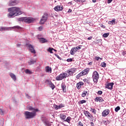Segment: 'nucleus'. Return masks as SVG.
Listing matches in <instances>:
<instances>
[{
	"mask_svg": "<svg viewBox=\"0 0 126 126\" xmlns=\"http://www.w3.org/2000/svg\"><path fill=\"white\" fill-rule=\"evenodd\" d=\"M25 72H26V73L27 74H32V73H33V72H32L31 71H30V70L27 69L25 70Z\"/></svg>",
	"mask_w": 126,
	"mask_h": 126,
	"instance_id": "obj_26",
	"label": "nucleus"
},
{
	"mask_svg": "<svg viewBox=\"0 0 126 126\" xmlns=\"http://www.w3.org/2000/svg\"><path fill=\"white\" fill-rule=\"evenodd\" d=\"M24 115L25 118L27 120L29 119H33L35 116H36V113L35 112H30L29 111H25Z\"/></svg>",
	"mask_w": 126,
	"mask_h": 126,
	"instance_id": "obj_4",
	"label": "nucleus"
},
{
	"mask_svg": "<svg viewBox=\"0 0 126 126\" xmlns=\"http://www.w3.org/2000/svg\"><path fill=\"white\" fill-rule=\"evenodd\" d=\"M87 94V91H85L83 92L82 94V97H85L86 95Z\"/></svg>",
	"mask_w": 126,
	"mask_h": 126,
	"instance_id": "obj_32",
	"label": "nucleus"
},
{
	"mask_svg": "<svg viewBox=\"0 0 126 126\" xmlns=\"http://www.w3.org/2000/svg\"><path fill=\"white\" fill-rule=\"evenodd\" d=\"M100 27H101V28H106V27L103 24L100 25Z\"/></svg>",
	"mask_w": 126,
	"mask_h": 126,
	"instance_id": "obj_53",
	"label": "nucleus"
},
{
	"mask_svg": "<svg viewBox=\"0 0 126 126\" xmlns=\"http://www.w3.org/2000/svg\"><path fill=\"white\" fill-rule=\"evenodd\" d=\"M91 112H92V113H93V114H96V109H93V108H91L90 110Z\"/></svg>",
	"mask_w": 126,
	"mask_h": 126,
	"instance_id": "obj_35",
	"label": "nucleus"
},
{
	"mask_svg": "<svg viewBox=\"0 0 126 126\" xmlns=\"http://www.w3.org/2000/svg\"><path fill=\"white\" fill-rule=\"evenodd\" d=\"M27 110H28V111H32V113H35V114L36 112H38V111H39L38 109H35L34 108L32 107L30 105H28L27 106Z\"/></svg>",
	"mask_w": 126,
	"mask_h": 126,
	"instance_id": "obj_11",
	"label": "nucleus"
},
{
	"mask_svg": "<svg viewBox=\"0 0 126 126\" xmlns=\"http://www.w3.org/2000/svg\"><path fill=\"white\" fill-rule=\"evenodd\" d=\"M45 68L46 72H52V68L50 66H47Z\"/></svg>",
	"mask_w": 126,
	"mask_h": 126,
	"instance_id": "obj_25",
	"label": "nucleus"
},
{
	"mask_svg": "<svg viewBox=\"0 0 126 126\" xmlns=\"http://www.w3.org/2000/svg\"><path fill=\"white\" fill-rule=\"evenodd\" d=\"M48 52H49V53H50V54H53V50H52V48L50 47L48 49Z\"/></svg>",
	"mask_w": 126,
	"mask_h": 126,
	"instance_id": "obj_46",
	"label": "nucleus"
},
{
	"mask_svg": "<svg viewBox=\"0 0 126 126\" xmlns=\"http://www.w3.org/2000/svg\"><path fill=\"white\" fill-rule=\"evenodd\" d=\"M71 11H72V10L70 9H69L68 12H71Z\"/></svg>",
	"mask_w": 126,
	"mask_h": 126,
	"instance_id": "obj_60",
	"label": "nucleus"
},
{
	"mask_svg": "<svg viewBox=\"0 0 126 126\" xmlns=\"http://www.w3.org/2000/svg\"><path fill=\"white\" fill-rule=\"evenodd\" d=\"M86 0H79L78 2H82V3H83V2H85Z\"/></svg>",
	"mask_w": 126,
	"mask_h": 126,
	"instance_id": "obj_51",
	"label": "nucleus"
},
{
	"mask_svg": "<svg viewBox=\"0 0 126 126\" xmlns=\"http://www.w3.org/2000/svg\"><path fill=\"white\" fill-rule=\"evenodd\" d=\"M121 110V107L120 106H117L115 108V112H119Z\"/></svg>",
	"mask_w": 126,
	"mask_h": 126,
	"instance_id": "obj_33",
	"label": "nucleus"
},
{
	"mask_svg": "<svg viewBox=\"0 0 126 126\" xmlns=\"http://www.w3.org/2000/svg\"><path fill=\"white\" fill-rule=\"evenodd\" d=\"M115 22H116V20L113 19L112 21H110L109 22V24L114 25V24H115Z\"/></svg>",
	"mask_w": 126,
	"mask_h": 126,
	"instance_id": "obj_31",
	"label": "nucleus"
},
{
	"mask_svg": "<svg viewBox=\"0 0 126 126\" xmlns=\"http://www.w3.org/2000/svg\"><path fill=\"white\" fill-rule=\"evenodd\" d=\"M126 51H123L122 55L123 56H126Z\"/></svg>",
	"mask_w": 126,
	"mask_h": 126,
	"instance_id": "obj_55",
	"label": "nucleus"
},
{
	"mask_svg": "<svg viewBox=\"0 0 126 126\" xmlns=\"http://www.w3.org/2000/svg\"><path fill=\"white\" fill-rule=\"evenodd\" d=\"M60 118L61 120H64L66 118V116L64 115V114H61Z\"/></svg>",
	"mask_w": 126,
	"mask_h": 126,
	"instance_id": "obj_27",
	"label": "nucleus"
},
{
	"mask_svg": "<svg viewBox=\"0 0 126 126\" xmlns=\"http://www.w3.org/2000/svg\"><path fill=\"white\" fill-rule=\"evenodd\" d=\"M0 32H2V27H0Z\"/></svg>",
	"mask_w": 126,
	"mask_h": 126,
	"instance_id": "obj_56",
	"label": "nucleus"
},
{
	"mask_svg": "<svg viewBox=\"0 0 126 126\" xmlns=\"http://www.w3.org/2000/svg\"><path fill=\"white\" fill-rule=\"evenodd\" d=\"M61 88L64 93L66 92V85H65V82H63L61 84Z\"/></svg>",
	"mask_w": 126,
	"mask_h": 126,
	"instance_id": "obj_13",
	"label": "nucleus"
},
{
	"mask_svg": "<svg viewBox=\"0 0 126 126\" xmlns=\"http://www.w3.org/2000/svg\"><path fill=\"white\" fill-rule=\"evenodd\" d=\"M63 107H64V105L63 104H60L59 106H58V108L59 109H62V108H63Z\"/></svg>",
	"mask_w": 126,
	"mask_h": 126,
	"instance_id": "obj_42",
	"label": "nucleus"
},
{
	"mask_svg": "<svg viewBox=\"0 0 126 126\" xmlns=\"http://www.w3.org/2000/svg\"><path fill=\"white\" fill-rule=\"evenodd\" d=\"M38 39L40 43H46V42H48V40H47V39H45L44 38H40Z\"/></svg>",
	"mask_w": 126,
	"mask_h": 126,
	"instance_id": "obj_24",
	"label": "nucleus"
},
{
	"mask_svg": "<svg viewBox=\"0 0 126 126\" xmlns=\"http://www.w3.org/2000/svg\"><path fill=\"white\" fill-rule=\"evenodd\" d=\"M74 1H75V2H77V3H78L79 0H74Z\"/></svg>",
	"mask_w": 126,
	"mask_h": 126,
	"instance_id": "obj_61",
	"label": "nucleus"
},
{
	"mask_svg": "<svg viewBox=\"0 0 126 126\" xmlns=\"http://www.w3.org/2000/svg\"><path fill=\"white\" fill-rule=\"evenodd\" d=\"M94 59L96 61H99V60H100V61H102V58H100L99 57H97V56H95Z\"/></svg>",
	"mask_w": 126,
	"mask_h": 126,
	"instance_id": "obj_38",
	"label": "nucleus"
},
{
	"mask_svg": "<svg viewBox=\"0 0 126 126\" xmlns=\"http://www.w3.org/2000/svg\"><path fill=\"white\" fill-rule=\"evenodd\" d=\"M54 52H57V50H56V49H54Z\"/></svg>",
	"mask_w": 126,
	"mask_h": 126,
	"instance_id": "obj_64",
	"label": "nucleus"
},
{
	"mask_svg": "<svg viewBox=\"0 0 126 126\" xmlns=\"http://www.w3.org/2000/svg\"><path fill=\"white\" fill-rule=\"evenodd\" d=\"M80 49H81V47H80V46L75 47V50L76 52H77L78 51V50H80Z\"/></svg>",
	"mask_w": 126,
	"mask_h": 126,
	"instance_id": "obj_40",
	"label": "nucleus"
},
{
	"mask_svg": "<svg viewBox=\"0 0 126 126\" xmlns=\"http://www.w3.org/2000/svg\"><path fill=\"white\" fill-rule=\"evenodd\" d=\"M21 46V44H17V47H20Z\"/></svg>",
	"mask_w": 126,
	"mask_h": 126,
	"instance_id": "obj_58",
	"label": "nucleus"
},
{
	"mask_svg": "<svg viewBox=\"0 0 126 126\" xmlns=\"http://www.w3.org/2000/svg\"><path fill=\"white\" fill-rule=\"evenodd\" d=\"M110 113V110L109 109H105L102 112V117H107L108 115Z\"/></svg>",
	"mask_w": 126,
	"mask_h": 126,
	"instance_id": "obj_15",
	"label": "nucleus"
},
{
	"mask_svg": "<svg viewBox=\"0 0 126 126\" xmlns=\"http://www.w3.org/2000/svg\"><path fill=\"white\" fill-rule=\"evenodd\" d=\"M8 10L9 12V13L8 14V17L9 18H11L13 17V16L21 15V14H22L23 13L19 7H11L8 8Z\"/></svg>",
	"mask_w": 126,
	"mask_h": 126,
	"instance_id": "obj_1",
	"label": "nucleus"
},
{
	"mask_svg": "<svg viewBox=\"0 0 126 126\" xmlns=\"http://www.w3.org/2000/svg\"><path fill=\"white\" fill-rule=\"evenodd\" d=\"M66 62H67V63H71V62H72V59H68L66 60Z\"/></svg>",
	"mask_w": 126,
	"mask_h": 126,
	"instance_id": "obj_44",
	"label": "nucleus"
},
{
	"mask_svg": "<svg viewBox=\"0 0 126 126\" xmlns=\"http://www.w3.org/2000/svg\"><path fill=\"white\" fill-rule=\"evenodd\" d=\"M0 115H4V111L0 108Z\"/></svg>",
	"mask_w": 126,
	"mask_h": 126,
	"instance_id": "obj_39",
	"label": "nucleus"
},
{
	"mask_svg": "<svg viewBox=\"0 0 126 126\" xmlns=\"http://www.w3.org/2000/svg\"><path fill=\"white\" fill-rule=\"evenodd\" d=\"M86 117H87V118H88L89 119H91L92 118H93V116H92V115H91V114H90V113H89V112L87 111H85L84 112Z\"/></svg>",
	"mask_w": 126,
	"mask_h": 126,
	"instance_id": "obj_17",
	"label": "nucleus"
},
{
	"mask_svg": "<svg viewBox=\"0 0 126 126\" xmlns=\"http://www.w3.org/2000/svg\"><path fill=\"white\" fill-rule=\"evenodd\" d=\"M55 55L56 56V57H57V58H58V59H59V60L62 61V58L60 57V56L58 54H55Z\"/></svg>",
	"mask_w": 126,
	"mask_h": 126,
	"instance_id": "obj_47",
	"label": "nucleus"
},
{
	"mask_svg": "<svg viewBox=\"0 0 126 126\" xmlns=\"http://www.w3.org/2000/svg\"><path fill=\"white\" fill-rule=\"evenodd\" d=\"M49 85H50L51 88L52 89V90H54V89H55V87H56L55 86V85H54V84H53V83H51V84H50Z\"/></svg>",
	"mask_w": 126,
	"mask_h": 126,
	"instance_id": "obj_34",
	"label": "nucleus"
},
{
	"mask_svg": "<svg viewBox=\"0 0 126 126\" xmlns=\"http://www.w3.org/2000/svg\"><path fill=\"white\" fill-rule=\"evenodd\" d=\"M109 35H110L109 33H105L102 35V37H104V38H107L109 37Z\"/></svg>",
	"mask_w": 126,
	"mask_h": 126,
	"instance_id": "obj_30",
	"label": "nucleus"
},
{
	"mask_svg": "<svg viewBox=\"0 0 126 126\" xmlns=\"http://www.w3.org/2000/svg\"><path fill=\"white\" fill-rule=\"evenodd\" d=\"M113 86H114V83H108L105 87V88L112 90L113 89Z\"/></svg>",
	"mask_w": 126,
	"mask_h": 126,
	"instance_id": "obj_14",
	"label": "nucleus"
},
{
	"mask_svg": "<svg viewBox=\"0 0 126 126\" xmlns=\"http://www.w3.org/2000/svg\"><path fill=\"white\" fill-rule=\"evenodd\" d=\"M4 123L3 121V119H1V122L0 123V126H3Z\"/></svg>",
	"mask_w": 126,
	"mask_h": 126,
	"instance_id": "obj_36",
	"label": "nucleus"
},
{
	"mask_svg": "<svg viewBox=\"0 0 126 126\" xmlns=\"http://www.w3.org/2000/svg\"><path fill=\"white\" fill-rule=\"evenodd\" d=\"M78 126H83V123L81 122V121H79L77 125Z\"/></svg>",
	"mask_w": 126,
	"mask_h": 126,
	"instance_id": "obj_41",
	"label": "nucleus"
},
{
	"mask_svg": "<svg viewBox=\"0 0 126 126\" xmlns=\"http://www.w3.org/2000/svg\"><path fill=\"white\" fill-rule=\"evenodd\" d=\"M75 53H76V51H75V48L73 47L72 48L71 51H70V54L72 56H74Z\"/></svg>",
	"mask_w": 126,
	"mask_h": 126,
	"instance_id": "obj_21",
	"label": "nucleus"
},
{
	"mask_svg": "<svg viewBox=\"0 0 126 126\" xmlns=\"http://www.w3.org/2000/svg\"><path fill=\"white\" fill-rule=\"evenodd\" d=\"M101 64L102 67H106L107 66V64L105 62L102 63Z\"/></svg>",
	"mask_w": 126,
	"mask_h": 126,
	"instance_id": "obj_37",
	"label": "nucleus"
},
{
	"mask_svg": "<svg viewBox=\"0 0 126 126\" xmlns=\"http://www.w3.org/2000/svg\"><path fill=\"white\" fill-rule=\"evenodd\" d=\"M94 100L95 102H104V99L101 97H96Z\"/></svg>",
	"mask_w": 126,
	"mask_h": 126,
	"instance_id": "obj_19",
	"label": "nucleus"
},
{
	"mask_svg": "<svg viewBox=\"0 0 126 126\" xmlns=\"http://www.w3.org/2000/svg\"><path fill=\"white\" fill-rule=\"evenodd\" d=\"M63 8V6H60V5H57L56 7L54 8V10L55 11H62Z\"/></svg>",
	"mask_w": 126,
	"mask_h": 126,
	"instance_id": "obj_18",
	"label": "nucleus"
},
{
	"mask_svg": "<svg viewBox=\"0 0 126 126\" xmlns=\"http://www.w3.org/2000/svg\"><path fill=\"white\" fill-rule=\"evenodd\" d=\"M88 72H89V68L85 69L77 75L76 78L79 79V78L81 77V76H83V75H86Z\"/></svg>",
	"mask_w": 126,
	"mask_h": 126,
	"instance_id": "obj_6",
	"label": "nucleus"
},
{
	"mask_svg": "<svg viewBox=\"0 0 126 126\" xmlns=\"http://www.w3.org/2000/svg\"><path fill=\"white\" fill-rule=\"evenodd\" d=\"M45 83H46V84H47V85H50V84H52V82L48 79H47L45 80Z\"/></svg>",
	"mask_w": 126,
	"mask_h": 126,
	"instance_id": "obj_29",
	"label": "nucleus"
},
{
	"mask_svg": "<svg viewBox=\"0 0 126 126\" xmlns=\"http://www.w3.org/2000/svg\"><path fill=\"white\" fill-rule=\"evenodd\" d=\"M72 119L70 117H68L66 120H64V122H66L67 123H68V124H69V123H70V121H71Z\"/></svg>",
	"mask_w": 126,
	"mask_h": 126,
	"instance_id": "obj_28",
	"label": "nucleus"
},
{
	"mask_svg": "<svg viewBox=\"0 0 126 126\" xmlns=\"http://www.w3.org/2000/svg\"><path fill=\"white\" fill-rule=\"evenodd\" d=\"M67 76H68L67 73H63L61 74L60 75L57 76L56 77V80L57 81H60L61 80H63V79H65V78L66 77H67Z\"/></svg>",
	"mask_w": 126,
	"mask_h": 126,
	"instance_id": "obj_5",
	"label": "nucleus"
},
{
	"mask_svg": "<svg viewBox=\"0 0 126 126\" xmlns=\"http://www.w3.org/2000/svg\"><path fill=\"white\" fill-rule=\"evenodd\" d=\"M93 81L94 83H97L98 82V80L99 79V73L97 71H94L93 74Z\"/></svg>",
	"mask_w": 126,
	"mask_h": 126,
	"instance_id": "obj_7",
	"label": "nucleus"
},
{
	"mask_svg": "<svg viewBox=\"0 0 126 126\" xmlns=\"http://www.w3.org/2000/svg\"><path fill=\"white\" fill-rule=\"evenodd\" d=\"M14 29V31H18V30H21L22 28L18 26H15L14 27H2V31H9V30H12Z\"/></svg>",
	"mask_w": 126,
	"mask_h": 126,
	"instance_id": "obj_2",
	"label": "nucleus"
},
{
	"mask_svg": "<svg viewBox=\"0 0 126 126\" xmlns=\"http://www.w3.org/2000/svg\"><path fill=\"white\" fill-rule=\"evenodd\" d=\"M47 19H48V14L47 13H45L39 22L40 24H44L47 21Z\"/></svg>",
	"mask_w": 126,
	"mask_h": 126,
	"instance_id": "obj_9",
	"label": "nucleus"
},
{
	"mask_svg": "<svg viewBox=\"0 0 126 126\" xmlns=\"http://www.w3.org/2000/svg\"><path fill=\"white\" fill-rule=\"evenodd\" d=\"M97 94H98V95H102V94H103V92H102V91H99Z\"/></svg>",
	"mask_w": 126,
	"mask_h": 126,
	"instance_id": "obj_48",
	"label": "nucleus"
},
{
	"mask_svg": "<svg viewBox=\"0 0 126 126\" xmlns=\"http://www.w3.org/2000/svg\"><path fill=\"white\" fill-rule=\"evenodd\" d=\"M84 83L82 82H80L79 83H78L76 85V88H77V89H80V88H81V86H82V85H84Z\"/></svg>",
	"mask_w": 126,
	"mask_h": 126,
	"instance_id": "obj_20",
	"label": "nucleus"
},
{
	"mask_svg": "<svg viewBox=\"0 0 126 126\" xmlns=\"http://www.w3.org/2000/svg\"><path fill=\"white\" fill-rule=\"evenodd\" d=\"M89 65H92V62H90L88 63Z\"/></svg>",
	"mask_w": 126,
	"mask_h": 126,
	"instance_id": "obj_59",
	"label": "nucleus"
},
{
	"mask_svg": "<svg viewBox=\"0 0 126 126\" xmlns=\"http://www.w3.org/2000/svg\"><path fill=\"white\" fill-rule=\"evenodd\" d=\"M10 76L11 77L12 79L14 80V81H15L16 80V76L14 75V74L11 73L10 74Z\"/></svg>",
	"mask_w": 126,
	"mask_h": 126,
	"instance_id": "obj_22",
	"label": "nucleus"
},
{
	"mask_svg": "<svg viewBox=\"0 0 126 126\" xmlns=\"http://www.w3.org/2000/svg\"><path fill=\"white\" fill-rule=\"evenodd\" d=\"M26 97L28 98V99H30V96H29V95H28V94H26Z\"/></svg>",
	"mask_w": 126,
	"mask_h": 126,
	"instance_id": "obj_52",
	"label": "nucleus"
},
{
	"mask_svg": "<svg viewBox=\"0 0 126 126\" xmlns=\"http://www.w3.org/2000/svg\"><path fill=\"white\" fill-rule=\"evenodd\" d=\"M41 121L45 126H54V125H52V123L50 122L46 118H42Z\"/></svg>",
	"mask_w": 126,
	"mask_h": 126,
	"instance_id": "obj_8",
	"label": "nucleus"
},
{
	"mask_svg": "<svg viewBox=\"0 0 126 126\" xmlns=\"http://www.w3.org/2000/svg\"><path fill=\"white\" fill-rule=\"evenodd\" d=\"M34 63H36V60L31 59L30 61L28 62V63L29 65H31V64H34Z\"/></svg>",
	"mask_w": 126,
	"mask_h": 126,
	"instance_id": "obj_23",
	"label": "nucleus"
},
{
	"mask_svg": "<svg viewBox=\"0 0 126 126\" xmlns=\"http://www.w3.org/2000/svg\"><path fill=\"white\" fill-rule=\"evenodd\" d=\"M17 3L18 2L16 0H11L9 1V6H12L13 5H16Z\"/></svg>",
	"mask_w": 126,
	"mask_h": 126,
	"instance_id": "obj_16",
	"label": "nucleus"
},
{
	"mask_svg": "<svg viewBox=\"0 0 126 126\" xmlns=\"http://www.w3.org/2000/svg\"><path fill=\"white\" fill-rule=\"evenodd\" d=\"M96 0H93V2H96Z\"/></svg>",
	"mask_w": 126,
	"mask_h": 126,
	"instance_id": "obj_62",
	"label": "nucleus"
},
{
	"mask_svg": "<svg viewBox=\"0 0 126 126\" xmlns=\"http://www.w3.org/2000/svg\"><path fill=\"white\" fill-rule=\"evenodd\" d=\"M100 42H102V39H98L96 40L95 43L98 44V43H100Z\"/></svg>",
	"mask_w": 126,
	"mask_h": 126,
	"instance_id": "obj_43",
	"label": "nucleus"
},
{
	"mask_svg": "<svg viewBox=\"0 0 126 126\" xmlns=\"http://www.w3.org/2000/svg\"><path fill=\"white\" fill-rule=\"evenodd\" d=\"M84 103H86V100H82L80 101V104H84Z\"/></svg>",
	"mask_w": 126,
	"mask_h": 126,
	"instance_id": "obj_45",
	"label": "nucleus"
},
{
	"mask_svg": "<svg viewBox=\"0 0 126 126\" xmlns=\"http://www.w3.org/2000/svg\"><path fill=\"white\" fill-rule=\"evenodd\" d=\"M38 29L39 30V31H42L43 30V26H41L40 27H38Z\"/></svg>",
	"mask_w": 126,
	"mask_h": 126,
	"instance_id": "obj_50",
	"label": "nucleus"
},
{
	"mask_svg": "<svg viewBox=\"0 0 126 126\" xmlns=\"http://www.w3.org/2000/svg\"><path fill=\"white\" fill-rule=\"evenodd\" d=\"M51 50H52V51H54L55 49H54V48H51Z\"/></svg>",
	"mask_w": 126,
	"mask_h": 126,
	"instance_id": "obj_63",
	"label": "nucleus"
},
{
	"mask_svg": "<svg viewBox=\"0 0 126 126\" xmlns=\"http://www.w3.org/2000/svg\"><path fill=\"white\" fill-rule=\"evenodd\" d=\"M18 21L22 22H26L27 23H32L33 21H35V19L28 17H25L19 18L18 19Z\"/></svg>",
	"mask_w": 126,
	"mask_h": 126,
	"instance_id": "obj_3",
	"label": "nucleus"
},
{
	"mask_svg": "<svg viewBox=\"0 0 126 126\" xmlns=\"http://www.w3.org/2000/svg\"><path fill=\"white\" fill-rule=\"evenodd\" d=\"M26 46L28 47L30 52H31L32 54H36V51H35V49H34V47L32 45L30 44H27Z\"/></svg>",
	"mask_w": 126,
	"mask_h": 126,
	"instance_id": "obj_10",
	"label": "nucleus"
},
{
	"mask_svg": "<svg viewBox=\"0 0 126 126\" xmlns=\"http://www.w3.org/2000/svg\"><path fill=\"white\" fill-rule=\"evenodd\" d=\"M113 1V0H107V3H111Z\"/></svg>",
	"mask_w": 126,
	"mask_h": 126,
	"instance_id": "obj_54",
	"label": "nucleus"
},
{
	"mask_svg": "<svg viewBox=\"0 0 126 126\" xmlns=\"http://www.w3.org/2000/svg\"><path fill=\"white\" fill-rule=\"evenodd\" d=\"M76 71V68H72L68 70L67 72L69 74V75H73V73Z\"/></svg>",
	"mask_w": 126,
	"mask_h": 126,
	"instance_id": "obj_12",
	"label": "nucleus"
},
{
	"mask_svg": "<svg viewBox=\"0 0 126 126\" xmlns=\"http://www.w3.org/2000/svg\"><path fill=\"white\" fill-rule=\"evenodd\" d=\"M55 109H56V110H59L60 109V108H59V106L57 105H55L54 106Z\"/></svg>",
	"mask_w": 126,
	"mask_h": 126,
	"instance_id": "obj_49",
	"label": "nucleus"
},
{
	"mask_svg": "<svg viewBox=\"0 0 126 126\" xmlns=\"http://www.w3.org/2000/svg\"><path fill=\"white\" fill-rule=\"evenodd\" d=\"M92 39V36H91V37H89L88 38V40H91Z\"/></svg>",
	"mask_w": 126,
	"mask_h": 126,
	"instance_id": "obj_57",
	"label": "nucleus"
}]
</instances>
